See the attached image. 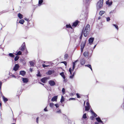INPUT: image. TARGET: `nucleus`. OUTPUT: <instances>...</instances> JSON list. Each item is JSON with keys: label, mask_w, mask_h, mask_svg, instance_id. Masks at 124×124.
Masks as SVG:
<instances>
[{"label": "nucleus", "mask_w": 124, "mask_h": 124, "mask_svg": "<svg viewBox=\"0 0 124 124\" xmlns=\"http://www.w3.org/2000/svg\"><path fill=\"white\" fill-rule=\"evenodd\" d=\"M90 30V25L89 24H87L85 27L84 30L83 29V31L84 36L85 37H86L89 33Z\"/></svg>", "instance_id": "obj_1"}, {"label": "nucleus", "mask_w": 124, "mask_h": 124, "mask_svg": "<svg viewBox=\"0 0 124 124\" xmlns=\"http://www.w3.org/2000/svg\"><path fill=\"white\" fill-rule=\"evenodd\" d=\"M19 49L23 52V54H27L28 52L26 49L25 44V42H24L19 48Z\"/></svg>", "instance_id": "obj_2"}, {"label": "nucleus", "mask_w": 124, "mask_h": 124, "mask_svg": "<svg viewBox=\"0 0 124 124\" xmlns=\"http://www.w3.org/2000/svg\"><path fill=\"white\" fill-rule=\"evenodd\" d=\"M103 0H100L97 2L96 4V7L97 10H99L102 8L103 7Z\"/></svg>", "instance_id": "obj_3"}, {"label": "nucleus", "mask_w": 124, "mask_h": 124, "mask_svg": "<svg viewBox=\"0 0 124 124\" xmlns=\"http://www.w3.org/2000/svg\"><path fill=\"white\" fill-rule=\"evenodd\" d=\"M78 62V60H77L73 62V67L72 68H70L69 69V71L70 72V74H71V72L74 69L75 67L76 63Z\"/></svg>", "instance_id": "obj_4"}, {"label": "nucleus", "mask_w": 124, "mask_h": 124, "mask_svg": "<svg viewBox=\"0 0 124 124\" xmlns=\"http://www.w3.org/2000/svg\"><path fill=\"white\" fill-rule=\"evenodd\" d=\"M86 44V41L82 42L81 45V53H82L84 48L85 47Z\"/></svg>", "instance_id": "obj_5"}, {"label": "nucleus", "mask_w": 124, "mask_h": 124, "mask_svg": "<svg viewBox=\"0 0 124 124\" xmlns=\"http://www.w3.org/2000/svg\"><path fill=\"white\" fill-rule=\"evenodd\" d=\"M86 106H85V111H88L89 109H90V105L89 103L87 101L86 103Z\"/></svg>", "instance_id": "obj_6"}, {"label": "nucleus", "mask_w": 124, "mask_h": 124, "mask_svg": "<svg viewBox=\"0 0 124 124\" xmlns=\"http://www.w3.org/2000/svg\"><path fill=\"white\" fill-rule=\"evenodd\" d=\"M79 22L78 21V20H76L74 22L72 25V27H75L77 26L78 24L79 23Z\"/></svg>", "instance_id": "obj_7"}, {"label": "nucleus", "mask_w": 124, "mask_h": 124, "mask_svg": "<svg viewBox=\"0 0 124 124\" xmlns=\"http://www.w3.org/2000/svg\"><path fill=\"white\" fill-rule=\"evenodd\" d=\"M49 83L51 86H53L55 84V82L53 80H51L49 81Z\"/></svg>", "instance_id": "obj_8"}, {"label": "nucleus", "mask_w": 124, "mask_h": 124, "mask_svg": "<svg viewBox=\"0 0 124 124\" xmlns=\"http://www.w3.org/2000/svg\"><path fill=\"white\" fill-rule=\"evenodd\" d=\"M19 67V65L17 64H16L13 68V70L15 71H16L18 69Z\"/></svg>", "instance_id": "obj_9"}, {"label": "nucleus", "mask_w": 124, "mask_h": 124, "mask_svg": "<svg viewBox=\"0 0 124 124\" xmlns=\"http://www.w3.org/2000/svg\"><path fill=\"white\" fill-rule=\"evenodd\" d=\"M106 4L107 5H108L109 6H111L112 4V2L111 1L109 2V0H108L106 2Z\"/></svg>", "instance_id": "obj_10"}, {"label": "nucleus", "mask_w": 124, "mask_h": 124, "mask_svg": "<svg viewBox=\"0 0 124 124\" xmlns=\"http://www.w3.org/2000/svg\"><path fill=\"white\" fill-rule=\"evenodd\" d=\"M47 79L48 78H44L41 79V80L43 83H45L46 82Z\"/></svg>", "instance_id": "obj_11"}, {"label": "nucleus", "mask_w": 124, "mask_h": 124, "mask_svg": "<svg viewBox=\"0 0 124 124\" xmlns=\"http://www.w3.org/2000/svg\"><path fill=\"white\" fill-rule=\"evenodd\" d=\"M94 38H91L89 39V43L91 44L93 42Z\"/></svg>", "instance_id": "obj_12"}, {"label": "nucleus", "mask_w": 124, "mask_h": 124, "mask_svg": "<svg viewBox=\"0 0 124 124\" xmlns=\"http://www.w3.org/2000/svg\"><path fill=\"white\" fill-rule=\"evenodd\" d=\"M57 98V96H55L53 97L51 99V101H56Z\"/></svg>", "instance_id": "obj_13"}, {"label": "nucleus", "mask_w": 124, "mask_h": 124, "mask_svg": "<svg viewBox=\"0 0 124 124\" xmlns=\"http://www.w3.org/2000/svg\"><path fill=\"white\" fill-rule=\"evenodd\" d=\"M30 63L31 66H34L35 64V61H30Z\"/></svg>", "instance_id": "obj_14"}, {"label": "nucleus", "mask_w": 124, "mask_h": 124, "mask_svg": "<svg viewBox=\"0 0 124 124\" xmlns=\"http://www.w3.org/2000/svg\"><path fill=\"white\" fill-rule=\"evenodd\" d=\"M23 83H27L28 82V79L26 78H23Z\"/></svg>", "instance_id": "obj_15"}, {"label": "nucleus", "mask_w": 124, "mask_h": 124, "mask_svg": "<svg viewBox=\"0 0 124 124\" xmlns=\"http://www.w3.org/2000/svg\"><path fill=\"white\" fill-rule=\"evenodd\" d=\"M96 120L99 122L103 123V122L101 120L100 118V117L96 118Z\"/></svg>", "instance_id": "obj_16"}, {"label": "nucleus", "mask_w": 124, "mask_h": 124, "mask_svg": "<svg viewBox=\"0 0 124 124\" xmlns=\"http://www.w3.org/2000/svg\"><path fill=\"white\" fill-rule=\"evenodd\" d=\"M25 74V72L24 71H21L20 72V74L24 76Z\"/></svg>", "instance_id": "obj_17"}, {"label": "nucleus", "mask_w": 124, "mask_h": 124, "mask_svg": "<svg viewBox=\"0 0 124 124\" xmlns=\"http://www.w3.org/2000/svg\"><path fill=\"white\" fill-rule=\"evenodd\" d=\"M18 16L20 19H22L23 18V15L20 13H19L18 14Z\"/></svg>", "instance_id": "obj_18"}, {"label": "nucleus", "mask_w": 124, "mask_h": 124, "mask_svg": "<svg viewBox=\"0 0 124 124\" xmlns=\"http://www.w3.org/2000/svg\"><path fill=\"white\" fill-rule=\"evenodd\" d=\"M85 61L84 59H82L80 61V63L82 65H84L85 63Z\"/></svg>", "instance_id": "obj_19"}, {"label": "nucleus", "mask_w": 124, "mask_h": 124, "mask_svg": "<svg viewBox=\"0 0 124 124\" xmlns=\"http://www.w3.org/2000/svg\"><path fill=\"white\" fill-rule=\"evenodd\" d=\"M66 27L67 28H70L71 29H73L72 27L70 25V24H66Z\"/></svg>", "instance_id": "obj_20"}, {"label": "nucleus", "mask_w": 124, "mask_h": 124, "mask_svg": "<svg viewBox=\"0 0 124 124\" xmlns=\"http://www.w3.org/2000/svg\"><path fill=\"white\" fill-rule=\"evenodd\" d=\"M60 75L63 77L64 79L65 78V77L63 72H62L60 73Z\"/></svg>", "instance_id": "obj_21"}, {"label": "nucleus", "mask_w": 124, "mask_h": 124, "mask_svg": "<svg viewBox=\"0 0 124 124\" xmlns=\"http://www.w3.org/2000/svg\"><path fill=\"white\" fill-rule=\"evenodd\" d=\"M105 13V11H100L99 13V15L101 16H102V15L104 14Z\"/></svg>", "instance_id": "obj_22"}, {"label": "nucleus", "mask_w": 124, "mask_h": 124, "mask_svg": "<svg viewBox=\"0 0 124 124\" xmlns=\"http://www.w3.org/2000/svg\"><path fill=\"white\" fill-rule=\"evenodd\" d=\"M85 66H87L91 70H92V69L91 67V65H85Z\"/></svg>", "instance_id": "obj_23"}, {"label": "nucleus", "mask_w": 124, "mask_h": 124, "mask_svg": "<svg viewBox=\"0 0 124 124\" xmlns=\"http://www.w3.org/2000/svg\"><path fill=\"white\" fill-rule=\"evenodd\" d=\"M24 22V21L23 19H21L19 21V23L22 24H23Z\"/></svg>", "instance_id": "obj_24"}, {"label": "nucleus", "mask_w": 124, "mask_h": 124, "mask_svg": "<svg viewBox=\"0 0 124 124\" xmlns=\"http://www.w3.org/2000/svg\"><path fill=\"white\" fill-rule=\"evenodd\" d=\"M64 97H63V96H62L61 99V101H60V102L61 103H62L64 101Z\"/></svg>", "instance_id": "obj_25"}, {"label": "nucleus", "mask_w": 124, "mask_h": 124, "mask_svg": "<svg viewBox=\"0 0 124 124\" xmlns=\"http://www.w3.org/2000/svg\"><path fill=\"white\" fill-rule=\"evenodd\" d=\"M3 98L4 101L5 102H6L8 100L7 98L4 97V96H3Z\"/></svg>", "instance_id": "obj_26"}, {"label": "nucleus", "mask_w": 124, "mask_h": 124, "mask_svg": "<svg viewBox=\"0 0 124 124\" xmlns=\"http://www.w3.org/2000/svg\"><path fill=\"white\" fill-rule=\"evenodd\" d=\"M91 112L94 117H96L97 116V115L92 110H91Z\"/></svg>", "instance_id": "obj_27"}, {"label": "nucleus", "mask_w": 124, "mask_h": 124, "mask_svg": "<svg viewBox=\"0 0 124 124\" xmlns=\"http://www.w3.org/2000/svg\"><path fill=\"white\" fill-rule=\"evenodd\" d=\"M113 25L117 29V30H118V26L117 25L114 24H113Z\"/></svg>", "instance_id": "obj_28"}, {"label": "nucleus", "mask_w": 124, "mask_h": 124, "mask_svg": "<svg viewBox=\"0 0 124 124\" xmlns=\"http://www.w3.org/2000/svg\"><path fill=\"white\" fill-rule=\"evenodd\" d=\"M38 74H37V76L41 77V75L40 74V72L39 70H38Z\"/></svg>", "instance_id": "obj_29"}, {"label": "nucleus", "mask_w": 124, "mask_h": 124, "mask_svg": "<svg viewBox=\"0 0 124 124\" xmlns=\"http://www.w3.org/2000/svg\"><path fill=\"white\" fill-rule=\"evenodd\" d=\"M83 118L84 119H85L87 118L86 114V113H85L83 115Z\"/></svg>", "instance_id": "obj_30"}, {"label": "nucleus", "mask_w": 124, "mask_h": 124, "mask_svg": "<svg viewBox=\"0 0 124 124\" xmlns=\"http://www.w3.org/2000/svg\"><path fill=\"white\" fill-rule=\"evenodd\" d=\"M43 0H39V4L41 5L43 2Z\"/></svg>", "instance_id": "obj_31"}, {"label": "nucleus", "mask_w": 124, "mask_h": 124, "mask_svg": "<svg viewBox=\"0 0 124 124\" xmlns=\"http://www.w3.org/2000/svg\"><path fill=\"white\" fill-rule=\"evenodd\" d=\"M19 57L17 56H16L15 58V61H17Z\"/></svg>", "instance_id": "obj_32"}, {"label": "nucleus", "mask_w": 124, "mask_h": 124, "mask_svg": "<svg viewBox=\"0 0 124 124\" xmlns=\"http://www.w3.org/2000/svg\"><path fill=\"white\" fill-rule=\"evenodd\" d=\"M83 31H82V32H81V35L80 37V40H81L82 39V36H83Z\"/></svg>", "instance_id": "obj_33"}, {"label": "nucleus", "mask_w": 124, "mask_h": 124, "mask_svg": "<svg viewBox=\"0 0 124 124\" xmlns=\"http://www.w3.org/2000/svg\"><path fill=\"white\" fill-rule=\"evenodd\" d=\"M65 90L64 88H62V92L63 93V94H64L65 93Z\"/></svg>", "instance_id": "obj_34"}, {"label": "nucleus", "mask_w": 124, "mask_h": 124, "mask_svg": "<svg viewBox=\"0 0 124 124\" xmlns=\"http://www.w3.org/2000/svg\"><path fill=\"white\" fill-rule=\"evenodd\" d=\"M50 107H52L54 106V104L53 103H50Z\"/></svg>", "instance_id": "obj_35"}, {"label": "nucleus", "mask_w": 124, "mask_h": 124, "mask_svg": "<svg viewBox=\"0 0 124 124\" xmlns=\"http://www.w3.org/2000/svg\"><path fill=\"white\" fill-rule=\"evenodd\" d=\"M52 74V71H48L47 74L49 75H50Z\"/></svg>", "instance_id": "obj_36"}, {"label": "nucleus", "mask_w": 124, "mask_h": 124, "mask_svg": "<svg viewBox=\"0 0 124 124\" xmlns=\"http://www.w3.org/2000/svg\"><path fill=\"white\" fill-rule=\"evenodd\" d=\"M74 73H73V74L72 75H71L70 76V78H73V77L74 76Z\"/></svg>", "instance_id": "obj_37"}, {"label": "nucleus", "mask_w": 124, "mask_h": 124, "mask_svg": "<svg viewBox=\"0 0 124 124\" xmlns=\"http://www.w3.org/2000/svg\"><path fill=\"white\" fill-rule=\"evenodd\" d=\"M16 54H22V52L20 51H19Z\"/></svg>", "instance_id": "obj_38"}, {"label": "nucleus", "mask_w": 124, "mask_h": 124, "mask_svg": "<svg viewBox=\"0 0 124 124\" xmlns=\"http://www.w3.org/2000/svg\"><path fill=\"white\" fill-rule=\"evenodd\" d=\"M89 54V52L88 51H85V52H84L83 54Z\"/></svg>", "instance_id": "obj_39"}, {"label": "nucleus", "mask_w": 124, "mask_h": 124, "mask_svg": "<svg viewBox=\"0 0 124 124\" xmlns=\"http://www.w3.org/2000/svg\"><path fill=\"white\" fill-rule=\"evenodd\" d=\"M61 63H63L65 64V66H66L67 63L66 62H65V61L62 62H61Z\"/></svg>", "instance_id": "obj_40"}, {"label": "nucleus", "mask_w": 124, "mask_h": 124, "mask_svg": "<svg viewBox=\"0 0 124 124\" xmlns=\"http://www.w3.org/2000/svg\"><path fill=\"white\" fill-rule=\"evenodd\" d=\"M107 21L108 22L110 20V19L109 17H107L106 18Z\"/></svg>", "instance_id": "obj_41"}, {"label": "nucleus", "mask_w": 124, "mask_h": 124, "mask_svg": "<svg viewBox=\"0 0 124 124\" xmlns=\"http://www.w3.org/2000/svg\"><path fill=\"white\" fill-rule=\"evenodd\" d=\"M24 19L25 20H26V21H27L28 22H29L30 21V20L29 19H28V18H26V17L25 18H24Z\"/></svg>", "instance_id": "obj_42"}, {"label": "nucleus", "mask_w": 124, "mask_h": 124, "mask_svg": "<svg viewBox=\"0 0 124 124\" xmlns=\"http://www.w3.org/2000/svg\"><path fill=\"white\" fill-rule=\"evenodd\" d=\"M68 57V55H64V58L65 59H67Z\"/></svg>", "instance_id": "obj_43"}, {"label": "nucleus", "mask_w": 124, "mask_h": 124, "mask_svg": "<svg viewBox=\"0 0 124 124\" xmlns=\"http://www.w3.org/2000/svg\"><path fill=\"white\" fill-rule=\"evenodd\" d=\"M49 66V65H46L45 64H42V66L43 67H47L48 66Z\"/></svg>", "instance_id": "obj_44"}, {"label": "nucleus", "mask_w": 124, "mask_h": 124, "mask_svg": "<svg viewBox=\"0 0 124 124\" xmlns=\"http://www.w3.org/2000/svg\"><path fill=\"white\" fill-rule=\"evenodd\" d=\"M2 82L0 81V89H1V87L2 85Z\"/></svg>", "instance_id": "obj_45"}, {"label": "nucleus", "mask_w": 124, "mask_h": 124, "mask_svg": "<svg viewBox=\"0 0 124 124\" xmlns=\"http://www.w3.org/2000/svg\"><path fill=\"white\" fill-rule=\"evenodd\" d=\"M76 95L77 96V98H80V96L79 94L77 93V94Z\"/></svg>", "instance_id": "obj_46"}, {"label": "nucleus", "mask_w": 124, "mask_h": 124, "mask_svg": "<svg viewBox=\"0 0 124 124\" xmlns=\"http://www.w3.org/2000/svg\"><path fill=\"white\" fill-rule=\"evenodd\" d=\"M9 56L11 57H15L14 55H9Z\"/></svg>", "instance_id": "obj_47"}, {"label": "nucleus", "mask_w": 124, "mask_h": 124, "mask_svg": "<svg viewBox=\"0 0 124 124\" xmlns=\"http://www.w3.org/2000/svg\"><path fill=\"white\" fill-rule=\"evenodd\" d=\"M75 99L74 98H71L69 100H75Z\"/></svg>", "instance_id": "obj_48"}, {"label": "nucleus", "mask_w": 124, "mask_h": 124, "mask_svg": "<svg viewBox=\"0 0 124 124\" xmlns=\"http://www.w3.org/2000/svg\"><path fill=\"white\" fill-rule=\"evenodd\" d=\"M90 118L92 120H93L94 119V117L93 116H92L90 117Z\"/></svg>", "instance_id": "obj_49"}, {"label": "nucleus", "mask_w": 124, "mask_h": 124, "mask_svg": "<svg viewBox=\"0 0 124 124\" xmlns=\"http://www.w3.org/2000/svg\"><path fill=\"white\" fill-rule=\"evenodd\" d=\"M55 105L56 108H58L59 106V105L58 104H55Z\"/></svg>", "instance_id": "obj_50"}, {"label": "nucleus", "mask_w": 124, "mask_h": 124, "mask_svg": "<svg viewBox=\"0 0 124 124\" xmlns=\"http://www.w3.org/2000/svg\"><path fill=\"white\" fill-rule=\"evenodd\" d=\"M47 107H46L44 109V110L45 111H48V110L46 108Z\"/></svg>", "instance_id": "obj_51"}, {"label": "nucleus", "mask_w": 124, "mask_h": 124, "mask_svg": "<svg viewBox=\"0 0 124 124\" xmlns=\"http://www.w3.org/2000/svg\"><path fill=\"white\" fill-rule=\"evenodd\" d=\"M38 121H39V117H37L36 119V122L38 123Z\"/></svg>", "instance_id": "obj_52"}, {"label": "nucleus", "mask_w": 124, "mask_h": 124, "mask_svg": "<svg viewBox=\"0 0 124 124\" xmlns=\"http://www.w3.org/2000/svg\"><path fill=\"white\" fill-rule=\"evenodd\" d=\"M56 112L57 113H61V111L60 110L59 111H57Z\"/></svg>", "instance_id": "obj_53"}, {"label": "nucleus", "mask_w": 124, "mask_h": 124, "mask_svg": "<svg viewBox=\"0 0 124 124\" xmlns=\"http://www.w3.org/2000/svg\"><path fill=\"white\" fill-rule=\"evenodd\" d=\"M101 18V17L100 16H99L98 17V20H99Z\"/></svg>", "instance_id": "obj_54"}, {"label": "nucleus", "mask_w": 124, "mask_h": 124, "mask_svg": "<svg viewBox=\"0 0 124 124\" xmlns=\"http://www.w3.org/2000/svg\"><path fill=\"white\" fill-rule=\"evenodd\" d=\"M12 77H13V78H16V76L14 75H13L12 76Z\"/></svg>", "instance_id": "obj_55"}, {"label": "nucleus", "mask_w": 124, "mask_h": 124, "mask_svg": "<svg viewBox=\"0 0 124 124\" xmlns=\"http://www.w3.org/2000/svg\"><path fill=\"white\" fill-rule=\"evenodd\" d=\"M32 69L31 68H30V71H31V72H32Z\"/></svg>", "instance_id": "obj_56"}, {"label": "nucleus", "mask_w": 124, "mask_h": 124, "mask_svg": "<svg viewBox=\"0 0 124 124\" xmlns=\"http://www.w3.org/2000/svg\"><path fill=\"white\" fill-rule=\"evenodd\" d=\"M84 55V56L85 57H86V56H87L88 55L86 54V55Z\"/></svg>", "instance_id": "obj_57"}, {"label": "nucleus", "mask_w": 124, "mask_h": 124, "mask_svg": "<svg viewBox=\"0 0 124 124\" xmlns=\"http://www.w3.org/2000/svg\"><path fill=\"white\" fill-rule=\"evenodd\" d=\"M95 124H99L97 122H95Z\"/></svg>", "instance_id": "obj_58"}, {"label": "nucleus", "mask_w": 124, "mask_h": 124, "mask_svg": "<svg viewBox=\"0 0 124 124\" xmlns=\"http://www.w3.org/2000/svg\"><path fill=\"white\" fill-rule=\"evenodd\" d=\"M26 29H28V27H27V26H26Z\"/></svg>", "instance_id": "obj_59"}, {"label": "nucleus", "mask_w": 124, "mask_h": 124, "mask_svg": "<svg viewBox=\"0 0 124 124\" xmlns=\"http://www.w3.org/2000/svg\"><path fill=\"white\" fill-rule=\"evenodd\" d=\"M40 83V84H41L43 85H44V84H42V83Z\"/></svg>", "instance_id": "obj_60"}, {"label": "nucleus", "mask_w": 124, "mask_h": 124, "mask_svg": "<svg viewBox=\"0 0 124 124\" xmlns=\"http://www.w3.org/2000/svg\"><path fill=\"white\" fill-rule=\"evenodd\" d=\"M1 103H0V106L1 107Z\"/></svg>", "instance_id": "obj_61"}, {"label": "nucleus", "mask_w": 124, "mask_h": 124, "mask_svg": "<svg viewBox=\"0 0 124 124\" xmlns=\"http://www.w3.org/2000/svg\"><path fill=\"white\" fill-rule=\"evenodd\" d=\"M85 101L84 102V105H85Z\"/></svg>", "instance_id": "obj_62"}, {"label": "nucleus", "mask_w": 124, "mask_h": 124, "mask_svg": "<svg viewBox=\"0 0 124 124\" xmlns=\"http://www.w3.org/2000/svg\"><path fill=\"white\" fill-rule=\"evenodd\" d=\"M8 54H13L12 53H9Z\"/></svg>", "instance_id": "obj_63"}, {"label": "nucleus", "mask_w": 124, "mask_h": 124, "mask_svg": "<svg viewBox=\"0 0 124 124\" xmlns=\"http://www.w3.org/2000/svg\"><path fill=\"white\" fill-rule=\"evenodd\" d=\"M96 45H95V46H94V48H95V47H96Z\"/></svg>", "instance_id": "obj_64"}]
</instances>
